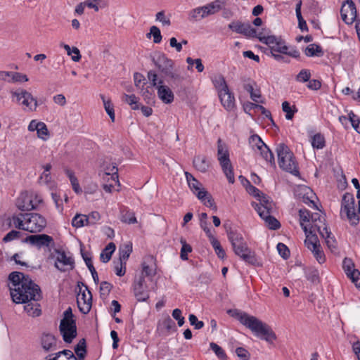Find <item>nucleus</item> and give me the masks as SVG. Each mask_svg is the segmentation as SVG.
Wrapping results in <instances>:
<instances>
[{"label":"nucleus","instance_id":"nucleus-1","mask_svg":"<svg viewBox=\"0 0 360 360\" xmlns=\"http://www.w3.org/2000/svg\"><path fill=\"white\" fill-rule=\"evenodd\" d=\"M8 286L12 300L16 304H26L24 306L25 311L30 316H39L41 314L39 304L29 302L41 299L40 288L22 271H12L8 276Z\"/></svg>","mask_w":360,"mask_h":360},{"label":"nucleus","instance_id":"nucleus-2","mask_svg":"<svg viewBox=\"0 0 360 360\" xmlns=\"http://www.w3.org/2000/svg\"><path fill=\"white\" fill-rule=\"evenodd\" d=\"M228 314L238 319L256 336L265 340L266 342H272L276 339V335L271 327L257 317L250 316L238 309H229Z\"/></svg>","mask_w":360,"mask_h":360},{"label":"nucleus","instance_id":"nucleus-3","mask_svg":"<svg viewBox=\"0 0 360 360\" xmlns=\"http://www.w3.org/2000/svg\"><path fill=\"white\" fill-rule=\"evenodd\" d=\"M300 225L306 235L304 244L309 250H310L316 260L319 263H323L325 261V257L323 251L321 250V245L316 234L315 233L316 228L308 229L307 226L304 224V222H309L311 218L310 212L306 209H300L299 210Z\"/></svg>","mask_w":360,"mask_h":360},{"label":"nucleus","instance_id":"nucleus-4","mask_svg":"<svg viewBox=\"0 0 360 360\" xmlns=\"http://www.w3.org/2000/svg\"><path fill=\"white\" fill-rule=\"evenodd\" d=\"M155 271H136L132 285L135 297L139 302L149 298V290L153 288Z\"/></svg>","mask_w":360,"mask_h":360},{"label":"nucleus","instance_id":"nucleus-5","mask_svg":"<svg viewBox=\"0 0 360 360\" xmlns=\"http://www.w3.org/2000/svg\"><path fill=\"white\" fill-rule=\"evenodd\" d=\"M279 167L295 176L299 175L297 162L293 153L285 143H279L276 149Z\"/></svg>","mask_w":360,"mask_h":360},{"label":"nucleus","instance_id":"nucleus-6","mask_svg":"<svg viewBox=\"0 0 360 360\" xmlns=\"http://www.w3.org/2000/svg\"><path fill=\"white\" fill-rule=\"evenodd\" d=\"M147 77L151 86L155 87L158 98L165 104H170L174 100V94L172 89L164 84L162 79H159L155 70L148 72Z\"/></svg>","mask_w":360,"mask_h":360},{"label":"nucleus","instance_id":"nucleus-7","mask_svg":"<svg viewBox=\"0 0 360 360\" xmlns=\"http://www.w3.org/2000/svg\"><path fill=\"white\" fill-rule=\"evenodd\" d=\"M354 205L355 199L353 194L350 193H345L342 199L340 215L343 218V214H345L352 226H356L359 221V217L355 212Z\"/></svg>","mask_w":360,"mask_h":360},{"label":"nucleus","instance_id":"nucleus-8","mask_svg":"<svg viewBox=\"0 0 360 360\" xmlns=\"http://www.w3.org/2000/svg\"><path fill=\"white\" fill-rule=\"evenodd\" d=\"M218 143V160L221 166L222 170L225 174L230 184H233L235 181L233 167L231 164V161L229 159V154L226 148L222 146L221 140L219 139L217 141Z\"/></svg>","mask_w":360,"mask_h":360},{"label":"nucleus","instance_id":"nucleus-9","mask_svg":"<svg viewBox=\"0 0 360 360\" xmlns=\"http://www.w3.org/2000/svg\"><path fill=\"white\" fill-rule=\"evenodd\" d=\"M77 288H79L77 295L78 308L82 313L86 314L91 309L92 295L87 286L82 282H78Z\"/></svg>","mask_w":360,"mask_h":360},{"label":"nucleus","instance_id":"nucleus-10","mask_svg":"<svg viewBox=\"0 0 360 360\" xmlns=\"http://www.w3.org/2000/svg\"><path fill=\"white\" fill-rule=\"evenodd\" d=\"M257 39L263 44L269 46L271 56L274 53H287L288 47L285 45V41L281 37H276L274 35L265 36L262 32H259Z\"/></svg>","mask_w":360,"mask_h":360},{"label":"nucleus","instance_id":"nucleus-11","mask_svg":"<svg viewBox=\"0 0 360 360\" xmlns=\"http://www.w3.org/2000/svg\"><path fill=\"white\" fill-rule=\"evenodd\" d=\"M20 216L25 221V231L30 233L40 232L46 226V219L39 214L26 213Z\"/></svg>","mask_w":360,"mask_h":360},{"label":"nucleus","instance_id":"nucleus-12","mask_svg":"<svg viewBox=\"0 0 360 360\" xmlns=\"http://www.w3.org/2000/svg\"><path fill=\"white\" fill-rule=\"evenodd\" d=\"M153 62L157 67L158 70L165 77H168L172 79H178L179 75L173 72L174 62L168 58L165 54H160L157 58H153Z\"/></svg>","mask_w":360,"mask_h":360},{"label":"nucleus","instance_id":"nucleus-13","mask_svg":"<svg viewBox=\"0 0 360 360\" xmlns=\"http://www.w3.org/2000/svg\"><path fill=\"white\" fill-rule=\"evenodd\" d=\"M229 240L231 243L234 252L238 255H244V252H249V248L242 234L237 231L229 232Z\"/></svg>","mask_w":360,"mask_h":360},{"label":"nucleus","instance_id":"nucleus-14","mask_svg":"<svg viewBox=\"0 0 360 360\" xmlns=\"http://www.w3.org/2000/svg\"><path fill=\"white\" fill-rule=\"evenodd\" d=\"M24 242L30 243L32 245L37 247L38 249L42 248H51L55 245L53 238L46 234H36L28 236Z\"/></svg>","mask_w":360,"mask_h":360},{"label":"nucleus","instance_id":"nucleus-15","mask_svg":"<svg viewBox=\"0 0 360 360\" xmlns=\"http://www.w3.org/2000/svg\"><path fill=\"white\" fill-rule=\"evenodd\" d=\"M340 15L347 25H352L357 17L356 5L352 0H346L342 5Z\"/></svg>","mask_w":360,"mask_h":360},{"label":"nucleus","instance_id":"nucleus-16","mask_svg":"<svg viewBox=\"0 0 360 360\" xmlns=\"http://www.w3.org/2000/svg\"><path fill=\"white\" fill-rule=\"evenodd\" d=\"M229 28L248 37L257 38L258 36L256 29L252 27L248 22H242L238 20L233 21L229 25Z\"/></svg>","mask_w":360,"mask_h":360},{"label":"nucleus","instance_id":"nucleus-17","mask_svg":"<svg viewBox=\"0 0 360 360\" xmlns=\"http://www.w3.org/2000/svg\"><path fill=\"white\" fill-rule=\"evenodd\" d=\"M185 176L191 190L200 200L204 201L205 197L207 195V191L202 188V184L188 172H185Z\"/></svg>","mask_w":360,"mask_h":360},{"label":"nucleus","instance_id":"nucleus-18","mask_svg":"<svg viewBox=\"0 0 360 360\" xmlns=\"http://www.w3.org/2000/svg\"><path fill=\"white\" fill-rule=\"evenodd\" d=\"M57 256L55 261V266L58 270L63 267H69L70 269L75 268V260L72 256L68 255L65 251L56 250Z\"/></svg>","mask_w":360,"mask_h":360},{"label":"nucleus","instance_id":"nucleus-19","mask_svg":"<svg viewBox=\"0 0 360 360\" xmlns=\"http://www.w3.org/2000/svg\"><path fill=\"white\" fill-rule=\"evenodd\" d=\"M132 252V246L129 244H126L119 249V261L115 263V270H126V262Z\"/></svg>","mask_w":360,"mask_h":360},{"label":"nucleus","instance_id":"nucleus-20","mask_svg":"<svg viewBox=\"0 0 360 360\" xmlns=\"http://www.w3.org/2000/svg\"><path fill=\"white\" fill-rule=\"evenodd\" d=\"M312 228H316L319 234L326 239V243L328 248L331 252H335L338 250V243L333 236H331V232L326 226L322 227L321 226H312Z\"/></svg>","mask_w":360,"mask_h":360},{"label":"nucleus","instance_id":"nucleus-21","mask_svg":"<svg viewBox=\"0 0 360 360\" xmlns=\"http://www.w3.org/2000/svg\"><path fill=\"white\" fill-rule=\"evenodd\" d=\"M257 199L259 200V202L257 203L253 202L252 205L255 207V210L259 214L261 213V212H271L274 205L272 201L270 200V198L269 196L262 193H261L260 197H258Z\"/></svg>","mask_w":360,"mask_h":360},{"label":"nucleus","instance_id":"nucleus-22","mask_svg":"<svg viewBox=\"0 0 360 360\" xmlns=\"http://www.w3.org/2000/svg\"><path fill=\"white\" fill-rule=\"evenodd\" d=\"M41 346L46 352L54 351L57 349V340L51 333H44L40 338Z\"/></svg>","mask_w":360,"mask_h":360},{"label":"nucleus","instance_id":"nucleus-23","mask_svg":"<svg viewBox=\"0 0 360 360\" xmlns=\"http://www.w3.org/2000/svg\"><path fill=\"white\" fill-rule=\"evenodd\" d=\"M16 206L21 211H30L35 209L32 197L27 193H22L16 200Z\"/></svg>","mask_w":360,"mask_h":360},{"label":"nucleus","instance_id":"nucleus-24","mask_svg":"<svg viewBox=\"0 0 360 360\" xmlns=\"http://www.w3.org/2000/svg\"><path fill=\"white\" fill-rule=\"evenodd\" d=\"M221 105L224 108L230 111L233 110L235 107V98L233 94L230 91L229 89H227L224 91H220L218 94Z\"/></svg>","mask_w":360,"mask_h":360},{"label":"nucleus","instance_id":"nucleus-25","mask_svg":"<svg viewBox=\"0 0 360 360\" xmlns=\"http://www.w3.org/2000/svg\"><path fill=\"white\" fill-rule=\"evenodd\" d=\"M73 316L72 308L69 307L63 312V318L61 319L59 326L60 331H65L67 328H72L73 326H76V321Z\"/></svg>","mask_w":360,"mask_h":360},{"label":"nucleus","instance_id":"nucleus-26","mask_svg":"<svg viewBox=\"0 0 360 360\" xmlns=\"http://www.w3.org/2000/svg\"><path fill=\"white\" fill-rule=\"evenodd\" d=\"M104 175L111 176V179L120 184L118 180V169L115 164H110L107 162H104L101 166Z\"/></svg>","mask_w":360,"mask_h":360},{"label":"nucleus","instance_id":"nucleus-27","mask_svg":"<svg viewBox=\"0 0 360 360\" xmlns=\"http://www.w3.org/2000/svg\"><path fill=\"white\" fill-rule=\"evenodd\" d=\"M193 163L194 167L200 172H206L210 166V162L205 155H198L193 158Z\"/></svg>","mask_w":360,"mask_h":360},{"label":"nucleus","instance_id":"nucleus-28","mask_svg":"<svg viewBox=\"0 0 360 360\" xmlns=\"http://www.w3.org/2000/svg\"><path fill=\"white\" fill-rule=\"evenodd\" d=\"M271 212H261L259 215L265 221L270 229L276 230L280 228L281 224L275 217L271 215Z\"/></svg>","mask_w":360,"mask_h":360},{"label":"nucleus","instance_id":"nucleus-29","mask_svg":"<svg viewBox=\"0 0 360 360\" xmlns=\"http://www.w3.org/2000/svg\"><path fill=\"white\" fill-rule=\"evenodd\" d=\"M22 96H24L21 104L26 106L31 111L36 110L38 106L37 99L27 91L24 92Z\"/></svg>","mask_w":360,"mask_h":360},{"label":"nucleus","instance_id":"nucleus-30","mask_svg":"<svg viewBox=\"0 0 360 360\" xmlns=\"http://www.w3.org/2000/svg\"><path fill=\"white\" fill-rule=\"evenodd\" d=\"M240 257L254 267L262 266V259L257 257L255 253L252 252L250 250L249 252H244V255H240Z\"/></svg>","mask_w":360,"mask_h":360},{"label":"nucleus","instance_id":"nucleus-31","mask_svg":"<svg viewBox=\"0 0 360 360\" xmlns=\"http://www.w3.org/2000/svg\"><path fill=\"white\" fill-rule=\"evenodd\" d=\"M304 53L309 57H320L323 55V51L321 46L316 44H311L305 49Z\"/></svg>","mask_w":360,"mask_h":360},{"label":"nucleus","instance_id":"nucleus-32","mask_svg":"<svg viewBox=\"0 0 360 360\" xmlns=\"http://www.w3.org/2000/svg\"><path fill=\"white\" fill-rule=\"evenodd\" d=\"M221 0H215L206 6H203L204 13L207 14L208 16L217 13L221 9Z\"/></svg>","mask_w":360,"mask_h":360},{"label":"nucleus","instance_id":"nucleus-33","mask_svg":"<svg viewBox=\"0 0 360 360\" xmlns=\"http://www.w3.org/2000/svg\"><path fill=\"white\" fill-rule=\"evenodd\" d=\"M207 16V15L204 13V6H201L194 8L189 12L188 20L189 21L194 22L200 20Z\"/></svg>","mask_w":360,"mask_h":360},{"label":"nucleus","instance_id":"nucleus-34","mask_svg":"<svg viewBox=\"0 0 360 360\" xmlns=\"http://www.w3.org/2000/svg\"><path fill=\"white\" fill-rule=\"evenodd\" d=\"M213 84L217 90L218 94L229 89L226 80L223 75H219L215 76L212 79Z\"/></svg>","mask_w":360,"mask_h":360},{"label":"nucleus","instance_id":"nucleus-35","mask_svg":"<svg viewBox=\"0 0 360 360\" xmlns=\"http://www.w3.org/2000/svg\"><path fill=\"white\" fill-rule=\"evenodd\" d=\"M115 250V245L113 243H110L101 252L100 258L101 260L106 263L108 262L112 256V254Z\"/></svg>","mask_w":360,"mask_h":360},{"label":"nucleus","instance_id":"nucleus-36","mask_svg":"<svg viewBox=\"0 0 360 360\" xmlns=\"http://www.w3.org/2000/svg\"><path fill=\"white\" fill-rule=\"evenodd\" d=\"M260 152L261 156L271 166L274 167H276V162L274 159V155L271 150L269 148V147L266 145L262 149L259 150Z\"/></svg>","mask_w":360,"mask_h":360},{"label":"nucleus","instance_id":"nucleus-37","mask_svg":"<svg viewBox=\"0 0 360 360\" xmlns=\"http://www.w3.org/2000/svg\"><path fill=\"white\" fill-rule=\"evenodd\" d=\"M121 221L129 224H135L137 222L135 214L127 208L121 211Z\"/></svg>","mask_w":360,"mask_h":360},{"label":"nucleus","instance_id":"nucleus-38","mask_svg":"<svg viewBox=\"0 0 360 360\" xmlns=\"http://www.w3.org/2000/svg\"><path fill=\"white\" fill-rule=\"evenodd\" d=\"M64 342L71 343L73 339L77 336V326H73L72 328H67L65 331H60Z\"/></svg>","mask_w":360,"mask_h":360},{"label":"nucleus","instance_id":"nucleus-39","mask_svg":"<svg viewBox=\"0 0 360 360\" xmlns=\"http://www.w3.org/2000/svg\"><path fill=\"white\" fill-rule=\"evenodd\" d=\"M155 258L152 255H147L142 262V270H156L157 265Z\"/></svg>","mask_w":360,"mask_h":360},{"label":"nucleus","instance_id":"nucleus-40","mask_svg":"<svg viewBox=\"0 0 360 360\" xmlns=\"http://www.w3.org/2000/svg\"><path fill=\"white\" fill-rule=\"evenodd\" d=\"M101 98L103 101L105 110L109 115L112 122L115 121V111L114 105L112 103L110 99H106L104 95H101Z\"/></svg>","mask_w":360,"mask_h":360},{"label":"nucleus","instance_id":"nucleus-41","mask_svg":"<svg viewBox=\"0 0 360 360\" xmlns=\"http://www.w3.org/2000/svg\"><path fill=\"white\" fill-rule=\"evenodd\" d=\"M326 141L323 135L320 133L316 134L311 138V146L314 148L322 149L325 147Z\"/></svg>","mask_w":360,"mask_h":360},{"label":"nucleus","instance_id":"nucleus-42","mask_svg":"<svg viewBox=\"0 0 360 360\" xmlns=\"http://www.w3.org/2000/svg\"><path fill=\"white\" fill-rule=\"evenodd\" d=\"M75 352L78 356L79 360H83L86 354V341L84 339L79 340L78 344L75 347Z\"/></svg>","mask_w":360,"mask_h":360},{"label":"nucleus","instance_id":"nucleus-43","mask_svg":"<svg viewBox=\"0 0 360 360\" xmlns=\"http://www.w3.org/2000/svg\"><path fill=\"white\" fill-rule=\"evenodd\" d=\"M122 99L124 101L131 105L132 110L139 109V98L136 97L134 94L128 95L124 94Z\"/></svg>","mask_w":360,"mask_h":360},{"label":"nucleus","instance_id":"nucleus-44","mask_svg":"<svg viewBox=\"0 0 360 360\" xmlns=\"http://www.w3.org/2000/svg\"><path fill=\"white\" fill-rule=\"evenodd\" d=\"M282 110L285 112V118L287 120H292L295 113L297 111L296 107L295 105L291 107L288 101H284L282 103Z\"/></svg>","mask_w":360,"mask_h":360},{"label":"nucleus","instance_id":"nucleus-45","mask_svg":"<svg viewBox=\"0 0 360 360\" xmlns=\"http://www.w3.org/2000/svg\"><path fill=\"white\" fill-rule=\"evenodd\" d=\"M80 252L82 257L85 262L86 266L88 267L89 270H96L93 262L91 259V254L84 250V247L81 245L80 246Z\"/></svg>","mask_w":360,"mask_h":360},{"label":"nucleus","instance_id":"nucleus-46","mask_svg":"<svg viewBox=\"0 0 360 360\" xmlns=\"http://www.w3.org/2000/svg\"><path fill=\"white\" fill-rule=\"evenodd\" d=\"M249 143L253 149L256 148L258 150L266 146V144L257 134L252 135L249 139Z\"/></svg>","mask_w":360,"mask_h":360},{"label":"nucleus","instance_id":"nucleus-47","mask_svg":"<svg viewBox=\"0 0 360 360\" xmlns=\"http://www.w3.org/2000/svg\"><path fill=\"white\" fill-rule=\"evenodd\" d=\"M216 254L219 258H224L226 255L225 251L220 244V242L214 237L210 240Z\"/></svg>","mask_w":360,"mask_h":360},{"label":"nucleus","instance_id":"nucleus-48","mask_svg":"<svg viewBox=\"0 0 360 360\" xmlns=\"http://www.w3.org/2000/svg\"><path fill=\"white\" fill-rule=\"evenodd\" d=\"M148 38H150L151 36L153 37V42L155 44H159L162 41V35L160 32V30L157 26H152L150 29V32L146 34Z\"/></svg>","mask_w":360,"mask_h":360},{"label":"nucleus","instance_id":"nucleus-49","mask_svg":"<svg viewBox=\"0 0 360 360\" xmlns=\"http://www.w3.org/2000/svg\"><path fill=\"white\" fill-rule=\"evenodd\" d=\"M210 347L219 359L221 360H226L227 356L222 347L214 342H210Z\"/></svg>","mask_w":360,"mask_h":360},{"label":"nucleus","instance_id":"nucleus-50","mask_svg":"<svg viewBox=\"0 0 360 360\" xmlns=\"http://www.w3.org/2000/svg\"><path fill=\"white\" fill-rule=\"evenodd\" d=\"M346 275L360 290V271H346Z\"/></svg>","mask_w":360,"mask_h":360},{"label":"nucleus","instance_id":"nucleus-51","mask_svg":"<svg viewBox=\"0 0 360 360\" xmlns=\"http://www.w3.org/2000/svg\"><path fill=\"white\" fill-rule=\"evenodd\" d=\"M63 355L67 360H77V359L75 356L72 352L70 349H64L63 351L54 354V356L58 357L60 359H64L63 358H62Z\"/></svg>","mask_w":360,"mask_h":360},{"label":"nucleus","instance_id":"nucleus-52","mask_svg":"<svg viewBox=\"0 0 360 360\" xmlns=\"http://www.w3.org/2000/svg\"><path fill=\"white\" fill-rule=\"evenodd\" d=\"M37 136L43 140H46L49 137V130L45 123L41 122L37 131Z\"/></svg>","mask_w":360,"mask_h":360},{"label":"nucleus","instance_id":"nucleus-53","mask_svg":"<svg viewBox=\"0 0 360 360\" xmlns=\"http://www.w3.org/2000/svg\"><path fill=\"white\" fill-rule=\"evenodd\" d=\"M28 77L26 75L17 72H12L11 79H8V82H27Z\"/></svg>","mask_w":360,"mask_h":360},{"label":"nucleus","instance_id":"nucleus-54","mask_svg":"<svg viewBox=\"0 0 360 360\" xmlns=\"http://www.w3.org/2000/svg\"><path fill=\"white\" fill-rule=\"evenodd\" d=\"M349 119L353 128L360 134V119L352 111L349 113Z\"/></svg>","mask_w":360,"mask_h":360},{"label":"nucleus","instance_id":"nucleus-55","mask_svg":"<svg viewBox=\"0 0 360 360\" xmlns=\"http://www.w3.org/2000/svg\"><path fill=\"white\" fill-rule=\"evenodd\" d=\"M101 218V215L98 212H91L88 215H83V219L87 220V224H91L94 225Z\"/></svg>","mask_w":360,"mask_h":360},{"label":"nucleus","instance_id":"nucleus-56","mask_svg":"<svg viewBox=\"0 0 360 360\" xmlns=\"http://www.w3.org/2000/svg\"><path fill=\"white\" fill-rule=\"evenodd\" d=\"M311 77V73L309 70L303 69L296 77V80L300 82H306L309 80Z\"/></svg>","mask_w":360,"mask_h":360},{"label":"nucleus","instance_id":"nucleus-57","mask_svg":"<svg viewBox=\"0 0 360 360\" xmlns=\"http://www.w3.org/2000/svg\"><path fill=\"white\" fill-rule=\"evenodd\" d=\"M181 242L182 243V247L181 250V258L183 260H186L188 259V253L192 251V248L189 244H187L186 242L183 239L181 240Z\"/></svg>","mask_w":360,"mask_h":360},{"label":"nucleus","instance_id":"nucleus-58","mask_svg":"<svg viewBox=\"0 0 360 360\" xmlns=\"http://www.w3.org/2000/svg\"><path fill=\"white\" fill-rule=\"evenodd\" d=\"M142 96L143 97L144 101L146 103L149 105H152L155 103V96L150 92L149 90L142 89Z\"/></svg>","mask_w":360,"mask_h":360},{"label":"nucleus","instance_id":"nucleus-59","mask_svg":"<svg viewBox=\"0 0 360 360\" xmlns=\"http://www.w3.org/2000/svg\"><path fill=\"white\" fill-rule=\"evenodd\" d=\"M189 322L191 326H194L195 329L199 330L203 328L204 323L202 321H198L197 316L194 314H190L188 317Z\"/></svg>","mask_w":360,"mask_h":360},{"label":"nucleus","instance_id":"nucleus-60","mask_svg":"<svg viewBox=\"0 0 360 360\" xmlns=\"http://www.w3.org/2000/svg\"><path fill=\"white\" fill-rule=\"evenodd\" d=\"M277 250L279 255L284 259H287L290 255L288 248L283 243H279L277 245Z\"/></svg>","mask_w":360,"mask_h":360},{"label":"nucleus","instance_id":"nucleus-61","mask_svg":"<svg viewBox=\"0 0 360 360\" xmlns=\"http://www.w3.org/2000/svg\"><path fill=\"white\" fill-rule=\"evenodd\" d=\"M155 17L156 20L161 22L163 25L169 26L171 25L170 19L165 16V11L158 12Z\"/></svg>","mask_w":360,"mask_h":360},{"label":"nucleus","instance_id":"nucleus-62","mask_svg":"<svg viewBox=\"0 0 360 360\" xmlns=\"http://www.w3.org/2000/svg\"><path fill=\"white\" fill-rule=\"evenodd\" d=\"M21 236V233L18 231L12 230L10 232H8L4 238L3 240L4 242H9L13 240L19 238Z\"/></svg>","mask_w":360,"mask_h":360},{"label":"nucleus","instance_id":"nucleus-63","mask_svg":"<svg viewBox=\"0 0 360 360\" xmlns=\"http://www.w3.org/2000/svg\"><path fill=\"white\" fill-rule=\"evenodd\" d=\"M172 316L177 321L179 326H182L185 322L184 317L181 315V311L179 309H175L172 311Z\"/></svg>","mask_w":360,"mask_h":360},{"label":"nucleus","instance_id":"nucleus-64","mask_svg":"<svg viewBox=\"0 0 360 360\" xmlns=\"http://www.w3.org/2000/svg\"><path fill=\"white\" fill-rule=\"evenodd\" d=\"M305 276L311 283L316 284L319 283V276L317 271H306Z\"/></svg>","mask_w":360,"mask_h":360}]
</instances>
